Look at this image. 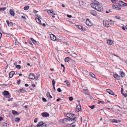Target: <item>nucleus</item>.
<instances>
[{
	"label": "nucleus",
	"mask_w": 127,
	"mask_h": 127,
	"mask_svg": "<svg viewBox=\"0 0 127 127\" xmlns=\"http://www.w3.org/2000/svg\"><path fill=\"white\" fill-rule=\"evenodd\" d=\"M78 2L79 5L81 7L85 6L86 4L85 0H79Z\"/></svg>",
	"instance_id": "obj_5"
},
{
	"label": "nucleus",
	"mask_w": 127,
	"mask_h": 127,
	"mask_svg": "<svg viewBox=\"0 0 127 127\" xmlns=\"http://www.w3.org/2000/svg\"><path fill=\"white\" fill-rule=\"evenodd\" d=\"M107 43L109 45H111L113 44V41L110 39H107Z\"/></svg>",
	"instance_id": "obj_12"
},
{
	"label": "nucleus",
	"mask_w": 127,
	"mask_h": 127,
	"mask_svg": "<svg viewBox=\"0 0 127 127\" xmlns=\"http://www.w3.org/2000/svg\"><path fill=\"white\" fill-rule=\"evenodd\" d=\"M75 120V117H73L72 119L64 118L63 119V122L66 125H70L74 123Z\"/></svg>",
	"instance_id": "obj_2"
},
{
	"label": "nucleus",
	"mask_w": 127,
	"mask_h": 127,
	"mask_svg": "<svg viewBox=\"0 0 127 127\" xmlns=\"http://www.w3.org/2000/svg\"><path fill=\"white\" fill-rule=\"evenodd\" d=\"M111 2L113 3H114L116 2L118 0H111Z\"/></svg>",
	"instance_id": "obj_46"
},
{
	"label": "nucleus",
	"mask_w": 127,
	"mask_h": 127,
	"mask_svg": "<svg viewBox=\"0 0 127 127\" xmlns=\"http://www.w3.org/2000/svg\"><path fill=\"white\" fill-rule=\"evenodd\" d=\"M36 126V127H46V125L43 122H40L38 123Z\"/></svg>",
	"instance_id": "obj_4"
},
{
	"label": "nucleus",
	"mask_w": 127,
	"mask_h": 127,
	"mask_svg": "<svg viewBox=\"0 0 127 127\" xmlns=\"http://www.w3.org/2000/svg\"><path fill=\"white\" fill-rule=\"evenodd\" d=\"M50 37L51 40L53 41H59L60 40L58 38H57L56 36L53 34H51L50 35Z\"/></svg>",
	"instance_id": "obj_6"
},
{
	"label": "nucleus",
	"mask_w": 127,
	"mask_h": 127,
	"mask_svg": "<svg viewBox=\"0 0 127 127\" xmlns=\"http://www.w3.org/2000/svg\"><path fill=\"white\" fill-rule=\"evenodd\" d=\"M18 92H21L22 93H23V92H25L26 91L25 90L23 89H21L18 90Z\"/></svg>",
	"instance_id": "obj_31"
},
{
	"label": "nucleus",
	"mask_w": 127,
	"mask_h": 127,
	"mask_svg": "<svg viewBox=\"0 0 127 127\" xmlns=\"http://www.w3.org/2000/svg\"><path fill=\"white\" fill-rule=\"evenodd\" d=\"M75 125H72L71 127H75Z\"/></svg>",
	"instance_id": "obj_64"
},
{
	"label": "nucleus",
	"mask_w": 127,
	"mask_h": 127,
	"mask_svg": "<svg viewBox=\"0 0 127 127\" xmlns=\"http://www.w3.org/2000/svg\"><path fill=\"white\" fill-rule=\"evenodd\" d=\"M81 30L83 31H86V29L85 28L83 27H82V28H81Z\"/></svg>",
	"instance_id": "obj_42"
},
{
	"label": "nucleus",
	"mask_w": 127,
	"mask_h": 127,
	"mask_svg": "<svg viewBox=\"0 0 127 127\" xmlns=\"http://www.w3.org/2000/svg\"><path fill=\"white\" fill-rule=\"evenodd\" d=\"M16 67L17 69H20L21 68V66L19 65H17Z\"/></svg>",
	"instance_id": "obj_41"
},
{
	"label": "nucleus",
	"mask_w": 127,
	"mask_h": 127,
	"mask_svg": "<svg viewBox=\"0 0 127 127\" xmlns=\"http://www.w3.org/2000/svg\"><path fill=\"white\" fill-rule=\"evenodd\" d=\"M61 100V99L60 98H59L57 99L56 101H59Z\"/></svg>",
	"instance_id": "obj_61"
},
{
	"label": "nucleus",
	"mask_w": 127,
	"mask_h": 127,
	"mask_svg": "<svg viewBox=\"0 0 127 127\" xmlns=\"http://www.w3.org/2000/svg\"><path fill=\"white\" fill-rule=\"evenodd\" d=\"M41 115L44 117H48L49 116V114L46 112H43L41 113Z\"/></svg>",
	"instance_id": "obj_16"
},
{
	"label": "nucleus",
	"mask_w": 127,
	"mask_h": 127,
	"mask_svg": "<svg viewBox=\"0 0 127 127\" xmlns=\"http://www.w3.org/2000/svg\"><path fill=\"white\" fill-rule=\"evenodd\" d=\"M12 112L14 115H19L17 111L15 110H12Z\"/></svg>",
	"instance_id": "obj_23"
},
{
	"label": "nucleus",
	"mask_w": 127,
	"mask_h": 127,
	"mask_svg": "<svg viewBox=\"0 0 127 127\" xmlns=\"http://www.w3.org/2000/svg\"><path fill=\"white\" fill-rule=\"evenodd\" d=\"M86 24L87 25L90 26H92L93 25L92 23L89 19H87L86 20Z\"/></svg>",
	"instance_id": "obj_10"
},
{
	"label": "nucleus",
	"mask_w": 127,
	"mask_h": 127,
	"mask_svg": "<svg viewBox=\"0 0 127 127\" xmlns=\"http://www.w3.org/2000/svg\"><path fill=\"white\" fill-rule=\"evenodd\" d=\"M103 26L106 27L108 28L109 27V25L108 22L106 20H105L103 21Z\"/></svg>",
	"instance_id": "obj_7"
},
{
	"label": "nucleus",
	"mask_w": 127,
	"mask_h": 127,
	"mask_svg": "<svg viewBox=\"0 0 127 127\" xmlns=\"http://www.w3.org/2000/svg\"><path fill=\"white\" fill-rule=\"evenodd\" d=\"M81 106L80 104L77 105L76 107V111L77 112H79L81 110Z\"/></svg>",
	"instance_id": "obj_13"
},
{
	"label": "nucleus",
	"mask_w": 127,
	"mask_h": 127,
	"mask_svg": "<svg viewBox=\"0 0 127 127\" xmlns=\"http://www.w3.org/2000/svg\"><path fill=\"white\" fill-rule=\"evenodd\" d=\"M2 95L5 96H7V97L8 98H9L10 97V95L9 92L6 91H4L3 92Z\"/></svg>",
	"instance_id": "obj_8"
},
{
	"label": "nucleus",
	"mask_w": 127,
	"mask_h": 127,
	"mask_svg": "<svg viewBox=\"0 0 127 127\" xmlns=\"http://www.w3.org/2000/svg\"><path fill=\"white\" fill-rule=\"evenodd\" d=\"M115 123H120L121 122V121L120 120H117V121H115Z\"/></svg>",
	"instance_id": "obj_52"
},
{
	"label": "nucleus",
	"mask_w": 127,
	"mask_h": 127,
	"mask_svg": "<svg viewBox=\"0 0 127 127\" xmlns=\"http://www.w3.org/2000/svg\"><path fill=\"white\" fill-rule=\"evenodd\" d=\"M17 83L18 84H19L20 83V81L19 80L17 82Z\"/></svg>",
	"instance_id": "obj_59"
},
{
	"label": "nucleus",
	"mask_w": 127,
	"mask_h": 127,
	"mask_svg": "<svg viewBox=\"0 0 127 127\" xmlns=\"http://www.w3.org/2000/svg\"><path fill=\"white\" fill-rule=\"evenodd\" d=\"M47 13L48 14L51 15H55V14L53 12V11L51 10H48L47 11Z\"/></svg>",
	"instance_id": "obj_14"
},
{
	"label": "nucleus",
	"mask_w": 127,
	"mask_h": 127,
	"mask_svg": "<svg viewBox=\"0 0 127 127\" xmlns=\"http://www.w3.org/2000/svg\"><path fill=\"white\" fill-rule=\"evenodd\" d=\"M52 85H53V86L54 87V86H55V81L54 80H53L52 81Z\"/></svg>",
	"instance_id": "obj_43"
},
{
	"label": "nucleus",
	"mask_w": 127,
	"mask_h": 127,
	"mask_svg": "<svg viewBox=\"0 0 127 127\" xmlns=\"http://www.w3.org/2000/svg\"><path fill=\"white\" fill-rule=\"evenodd\" d=\"M122 29L123 30H126V28H125L124 27H122Z\"/></svg>",
	"instance_id": "obj_56"
},
{
	"label": "nucleus",
	"mask_w": 127,
	"mask_h": 127,
	"mask_svg": "<svg viewBox=\"0 0 127 127\" xmlns=\"http://www.w3.org/2000/svg\"><path fill=\"white\" fill-rule=\"evenodd\" d=\"M3 120V118L1 117H0V121Z\"/></svg>",
	"instance_id": "obj_55"
},
{
	"label": "nucleus",
	"mask_w": 127,
	"mask_h": 127,
	"mask_svg": "<svg viewBox=\"0 0 127 127\" xmlns=\"http://www.w3.org/2000/svg\"><path fill=\"white\" fill-rule=\"evenodd\" d=\"M2 125L4 126H6L7 125V123L5 122H3L2 123Z\"/></svg>",
	"instance_id": "obj_40"
},
{
	"label": "nucleus",
	"mask_w": 127,
	"mask_h": 127,
	"mask_svg": "<svg viewBox=\"0 0 127 127\" xmlns=\"http://www.w3.org/2000/svg\"><path fill=\"white\" fill-rule=\"evenodd\" d=\"M91 14L94 16H95L96 15V12L94 10H92L90 12Z\"/></svg>",
	"instance_id": "obj_22"
},
{
	"label": "nucleus",
	"mask_w": 127,
	"mask_h": 127,
	"mask_svg": "<svg viewBox=\"0 0 127 127\" xmlns=\"http://www.w3.org/2000/svg\"><path fill=\"white\" fill-rule=\"evenodd\" d=\"M83 73L86 76L88 75L89 73L88 71H84L83 72Z\"/></svg>",
	"instance_id": "obj_29"
},
{
	"label": "nucleus",
	"mask_w": 127,
	"mask_h": 127,
	"mask_svg": "<svg viewBox=\"0 0 127 127\" xmlns=\"http://www.w3.org/2000/svg\"><path fill=\"white\" fill-rule=\"evenodd\" d=\"M107 92L109 94L111 95H114V94L113 92L111 90L107 89Z\"/></svg>",
	"instance_id": "obj_17"
},
{
	"label": "nucleus",
	"mask_w": 127,
	"mask_h": 127,
	"mask_svg": "<svg viewBox=\"0 0 127 127\" xmlns=\"http://www.w3.org/2000/svg\"><path fill=\"white\" fill-rule=\"evenodd\" d=\"M37 119H38L37 118H36L35 119V120L34 121V122L35 123H36L37 122Z\"/></svg>",
	"instance_id": "obj_53"
},
{
	"label": "nucleus",
	"mask_w": 127,
	"mask_h": 127,
	"mask_svg": "<svg viewBox=\"0 0 127 127\" xmlns=\"http://www.w3.org/2000/svg\"><path fill=\"white\" fill-rule=\"evenodd\" d=\"M35 78V75L33 73H30L29 74V78L32 79H34Z\"/></svg>",
	"instance_id": "obj_15"
},
{
	"label": "nucleus",
	"mask_w": 127,
	"mask_h": 127,
	"mask_svg": "<svg viewBox=\"0 0 127 127\" xmlns=\"http://www.w3.org/2000/svg\"><path fill=\"white\" fill-rule=\"evenodd\" d=\"M113 75L114 77H115L116 79L117 80L119 79V77L117 74H114Z\"/></svg>",
	"instance_id": "obj_25"
},
{
	"label": "nucleus",
	"mask_w": 127,
	"mask_h": 127,
	"mask_svg": "<svg viewBox=\"0 0 127 127\" xmlns=\"http://www.w3.org/2000/svg\"><path fill=\"white\" fill-rule=\"evenodd\" d=\"M110 24L111 25H113L114 24V21L112 20H110Z\"/></svg>",
	"instance_id": "obj_34"
},
{
	"label": "nucleus",
	"mask_w": 127,
	"mask_h": 127,
	"mask_svg": "<svg viewBox=\"0 0 127 127\" xmlns=\"http://www.w3.org/2000/svg\"><path fill=\"white\" fill-rule=\"evenodd\" d=\"M9 12L10 14L12 16H14V11L11 9H10Z\"/></svg>",
	"instance_id": "obj_18"
},
{
	"label": "nucleus",
	"mask_w": 127,
	"mask_h": 127,
	"mask_svg": "<svg viewBox=\"0 0 127 127\" xmlns=\"http://www.w3.org/2000/svg\"><path fill=\"white\" fill-rule=\"evenodd\" d=\"M74 116H75L74 115L70 113H68L66 115V116L68 117V118H67V119H72Z\"/></svg>",
	"instance_id": "obj_9"
},
{
	"label": "nucleus",
	"mask_w": 127,
	"mask_h": 127,
	"mask_svg": "<svg viewBox=\"0 0 127 127\" xmlns=\"http://www.w3.org/2000/svg\"><path fill=\"white\" fill-rule=\"evenodd\" d=\"M6 8V7L0 8V11H3L5 10Z\"/></svg>",
	"instance_id": "obj_33"
},
{
	"label": "nucleus",
	"mask_w": 127,
	"mask_h": 127,
	"mask_svg": "<svg viewBox=\"0 0 127 127\" xmlns=\"http://www.w3.org/2000/svg\"><path fill=\"white\" fill-rule=\"evenodd\" d=\"M70 58L69 57H67L65 59V61L67 62H68L70 60Z\"/></svg>",
	"instance_id": "obj_27"
},
{
	"label": "nucleus",
	"mask_w": 127,
	"mask_h": 127,
	"mask_svg": "<svg viewBox=\"0 0 127 127\" xmlns=\"http://www.w3.org/2000/svg\"><path fill=\"white\" fill-rule=\"evenodd\" d=\"M115 17L117 19L120 20L121 19V17L118 15H117L115 16Z\"/></svg>",
	"instance_id": "obj_35"
},
{
	"label": "nucleus",
	"mask_w": 127,
	"mask_h": 127,
	"mask_svg": "<svg viewBox=\"0 0 127 127\" xmlns=\"http://www.w3.org/2000/svg\"><path fill=\"white\" fill-rule=\"evenodd\" d=\"M89 107L92 109H94L95 107V106L94 105H93L92 106H89Z\"/></svg>",
	"instance_id": "obj_47"
},
{
	"label": "nucleus",
	"mask_w": 127,
	"mask_h": 127,
	"mask_svg": "<svg viewBox=\"0 0 127 127\" xmlns=\"http://www.w3.org/2000/svg\"><path fill=\"white\" fill-rule=\"evenodd\" d=\"M31 40L32 41L33 43L34 44H37V42L34 39H33L32 38H31Z\"/></svg>",
	"instance_id": "obj_30"
},
{
	"label": "nucleus",
	"mask_w": 127,
	"mask_h": 127,
	"mask_svg": "<svg viewBox=\"0 0 127 127\" xmlns=\"http://www.w3.org/2000/svg\"><path fill=\"white\" fill-rule=\"evenodd\" d=\"M89 74L93 78H95V75L93 73H90Z\"/></svg>",
	"instance_id": "obj_28"
},
{
	"label": "nucleus",
	"mask_w": 127,
	"mask_h": 127,
	"mask_svg": "<svg viewBox=\"0 0 127 127\" xmlns=\"http://www.w3.org/2000/svg\"><path fill=\"white\" fill-rule=\"evenodd\" d=\"M82 26L81 25H78L77 26V28L80 30H81Z\"/></svg>",
	"instance_id": "obj_37"
},
{
	"label": "nucleus",
	"mask_w": 127,
	"mask_h": 127,
	"mask_svg": "<svg viewBox=\"0 0 127 127\" xmlns=\"http://www.w3.org/2000/svg\"><path fill=\"white\" fill-rule=\"evenodd\" d=\"M124 89L123 88H121V93L125 97L127 96V90L126 91L124 92V93H123Z\"/></svg>",
	"instance_id": "obj_11"
},
{
	"label": "nucleus",
	"mask_w": 127,
	"mask_h": 127,
	"mask_svg": "<svg viewBox=\"0 0 127 127\" xmlns=\"http://www.w3.org/2000/svg\"><path fill=\"white\" fill-rule=\"evenodd\" d=\"M83 90L84 91H85V92H87L88 91V90L87 89H86V90H85V89H83Z\"/></svg>",
	"instance_id": "obj_60"
},
{
	"label": "nucleus",
	"mask_w": 127,
	"mask_h": 127,
	"mask_svg": "<svg viewBox=\"0 0 127 127\" xmlns=\"http://www.w3.org/2000/svg\"><path fill=\"white\" fill-rule=\"evenodd\" d=\"M42 100L44 102H46L47 101V100H46V99L44 97L42 98Z\"/></svg>",
	"instance_id": "obj_51"
},
{
	"label": "nucleus",
	"mask_w": 127,
	"mask_h": 127,
	"mask_svg": "<svg viewBox=\"0 0 127 127\" xmlns=\"http://www.w3.org/2000/svg\"><path fill=\"white\" fill-rule=\"evenodd\" d=\"M91 6L93 8L98 11L101 12L103 11V8L102 6L100 5L98 1H96L92 3L91 4Z\"/></svg>",
	"instance_id": "obj_1"
},
{
	"label": "nucleus",
	"mask_w": 127,
	"mask_h": 127,
	"mask_svg": "<svg viewBox=\"0 0 127 127\" xmlns=\"http://www.w3.org/2000/svg\"><path fill=\"white\" fill-rule=\"evenodd\" d=\"M35 20L36 22L39 24V25H41V20L40 19H39V18H35Z\"/></svg>",
	"instance_id": "obj_19"
},
{
	"label": "nucleus",
	"mask_w": 127,
	"mask_h": 127,
	"mask_svg": "<svg viewBox=\"0 0 127 127\" xmlns=\"http://www.w3.org/2000/svg\"><path fill=\"white\" fill-rule=\"evenodd\" d=\"M71 55L72 56L74 57H76L77 56V55L75 53H73Z\"/></svg>",
	"instance_id": "obj_44"
},
{
	"label": "nucleus",
	"mask_w": 127,
	"mask_h": 127,
	"mask_svg": "<svg viewBox=\"0 0 127 127\" xmlns=\"http://www.w3.org/2000/svg\"><path fill=\"white\" fill-rule=\"evenodd\" d=\"M25 86L26 87H27L29 86V85L27 84H26L25 85Z\"/></svg>",
	"instance_id": "obj_63"
},
{
	"label": "nucleus",
	"mask_w": 127,
	"mask_h": 127,
	"mask_svg": "<svg viewBox=\"0 0 127 127\" xmlns=\"http://www.w3.org/2000/svg\"><path fill=\"white\" fill-rule=\"evenodd\" d=\"M6 22L8 25L9 27L12 26L13 25L11 22H9L7 20L6 21Z\"/></svg>",
	"instance_id": "obj_20"
},
{
	"label": "nucleus",
	"mask_w": 127,
	"mask_h": 127,
	"mask_svg": "<svg viewBox=\"0 0 127 127\" xmlns=\"http://www.w3.org/2000/svg\"><path fill=\"white\" fill-rule=\"evenodd\" d=\"M20 120V118H16L15 119V121L16 122H19Z\"/></svg>",
	"instance_id": "obj_36"
},
{
	"label": "nucleus",
	"mask_w": 127,
	"mask_h": 127,
	"mask_svg": "<svg viewBox=\"0 0 127 127\" xmlns=\"http://www.w3.org/2000/svg\"><path fill=\"white\" fill-rule=\"evenodd\" d=\"M69 99L70 101H72L73 99V98L72 97H69Z\"/></svg>",
	"instance_id": "obj_49"
},
{
	"label": "nucleus",
	"mask_w": 127,
	"mask_h": 127,
	"mask_svg": "<svg viewBox=\"0 0 127 127\" xmlns=\"http://www.w3.org/2000/svg\"><path fill=\"white\" fill-rule=\"evenodd\" d=\"M120 74L121 76L122 77H123L125 76V75L124 73V72L123 71H121L120 73Z\"/></svg>",
	"instance_id": "obj_39"
},
{
	"label": "nucleus",
	"mask_w": 127,
	"mask_h": 127,
	"mask_svg": "<svg viewBox=\"0 0 127 127\" xmlns=\"http://www.w3.org/2000/svg\"><path fill=\"white\" fill-rule=\"evenodd\" d=\"M15 72L14 71H12L10 72L9 74V77L11 78H12Z\"/></svg>",
	"instance_id": "obj_21"
},
{
	"label": "nucleus",
	"mask_w": 127,
	"mask_h": 127,
	"mask_svg": "<svg viewBox=\"0 0 127 127\" xmlns=\"http://www.w3.org/2000/svg\"><path fill=\"white\" fill-rule=\"evenodd\" d=\"M29 8V6L28 5H27L25 6L24 7V9L25 10H28Z\"/></svg>",
	"instance_id": "obj_32"
},
{
	"label": "nucleus",
	"mask_w": 127,
	"mask_h": 127,
	"mask_svg": "<svg viewBox=\"0 0 127 127\" xmlns=\"http://www.w3.org/2000/svg\"><path fill=\"white\" fill-rule=\"evenodd\" d=\"M112 8L115 9L120 10L121 8V5L115 3L112 5Z\"/></svg>",
	"instance_id": "obj_3"
},
{
	"label": "nucleus",
	"mask_w": 127,
	"mask_h": 127,
	"mask_svg": "<svg viewBox=\"0 0 127 127\" xmlns=\"http://www.w3.org/2000/svg\"><path fill=\"white\" fill-rule=\"evenodd\" d=\"M15 44L16 45H17L18 44L19 42L15 40Z\"/></svg>",
	"instance_id": "obj_48"
},
{
	"label": "nucleus",
	"mask_w": 127,
	"mask_h": 127,
	"mask_svg": "<svg viewBox=\"0 0 127 127\" xmlns=\"http://www.w3.org/2000/svg\"><path fill=\"white\" fill-rule=\"evenodd\" d=\"M64 82L65 83H66V85H67V86L68 87H70V84L69 83L68 81V80H65Z\"/></svg>",
	"instance_id": "obj_24"
},
{
	"label": "nucleus",
	"mask_w": 127,
	"mask_h": 127,
	"mask_svg": "<svg viewBox=\"0 0 127 127\" xmlns=\"http://www.w3.org/2000/svg\"><path fill=\"white\" fill-rule=\"evenodd\" d=\"M123 6H127V3H125L124 4H123Z\"/></svg>",
	"instance_id": "obj_57"
},
{
	"label": "nucleus",
	"mask_w": 127,
	"mask_h": 127,
	"mask_svg": "<svg viewBox=\"0 0 127 127\" xmlns=\"http://www.w3.org/2000/svg\"><path fill=\"white\" fill-rule=\"evenodd\" d=\"M104 103V102L103 101H98V102H97V104H99L100 103Z\"/></svg>",
	"instance_id": "obj_38"
},
{
	"label": "nucleus",
	"mask_w": 127,
	"mask_h": 127,
	"mask_svg": "<svg viewBox=\"0 0 127 127\" xmlns=\"http://www.w3.org/2000/svg\"><path fill=\"white\" fill-rule=\"evenodd\" d=\"M125 2L122 1H120V4H121V5L123 6V4H124Z\"/></svg>",
	"instance_id": "obj_45"
},
{
	"label": "nucleus",
	"mask_w": 127,
	"mask_h": 127,
	"mask_svg": "<svg viewBox=\"0 0 127 127\" xmlns=\"http://www.w3.org/2000/svg\"><path fill=\"white\" fill-rule=\"evenodd\" d=\"M39 18V19H41L42 17L41 16H38V18Z\"/></svg>",
	"instance_id": "obj_62"
},
{
	"label": "nucleus",
	"mask_w": 127,
	"mask_h": 127,
	"mask_svg": "<svg viewBox=\"0 0 127 127\" xmlns=\"http://www.w3.org/2000/svg\"><path fill=\"white\" fill-rule=\"evenodd\" d=\"M67 16L68 17H69V18H71L72 17V16L71 15H68V14H67Z\"/></svg>",
	"instance_id": "obj_54"
},
{
	"label": "nucleus",
	"mask_w": 127,
	"mask_h": 127,
	"mask_svg": "<svg viewBox=\"0 0 127 127\" xmlns=\"http://www.w3.org/2000/svg\"><path fill=\"white\" fill-rule=\"evenodd\" d=\"M115 121H117V120H115V119H113V121H112V122H115Z\"/></svg>",
	"instance_id": "obj_58"
},
{
	"label": "nucleus",
	"mask_w": 127,
	"mask_h": 127,
	"mask_svg": "<svg viewBox=\"0 0 127 127\" xmlns=\"http://www.w3.org/2000/svg\"><path fill=\"white\" fill-rule=\"evenodd\" d=\"M46 95L49 98H52V96H51L49 93H47Z\"/></svg>",
	"instance_id": "obj_26"
},
{
	"label": "nucleus",
	"mask_w": 127,
	"mask_h": 127,
	"mask_svg": "<svg viewBox=\"0 0 127 127\" xmlns=\"http://www.w3.org/2000/svg\"><path fill=\"white\" fill-rule=\"evenodd\" d=\"M57 90L59 92H62V90H61L60 88H58L57 89Z\"/></svg>",
	"instance_id": "obj_50"
}]
</instances>
